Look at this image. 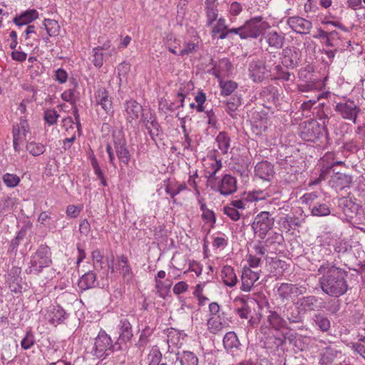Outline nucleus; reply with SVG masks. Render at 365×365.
I'll list each match as a JSON object with an SVG mask.
<instances>
[{"label": "nucleus", "instance_id": "1", "mask_svg": "<svg viewBox=\"0 0 365 365\" xmlns=\"http://www.w3.org/2000/svg\"><path fill=\"white\" fill-rule=\"evenodd\" d=\"M322 275L319 284L322 290L327 295L339 297L348 290L347 272L329 263L323 264L318 269Z\"/></svg>", "mask_w": 365, "mask_h": 365}, {"label": "nucleus", "instance_id": "2", "mask_svg": "<svg viewBox=\"0 0 365 365\" xmlns=\"http://www.w3.org/2000/svg\"><path fill=\"white\" fill-rule=\"evenodd\" d=\"M52 264L51 251L46 245H41L31 256L29 267L26 269L28 274L38 275L44 268Z\"/></svg>", "mask_w": 365, "mask_h": 365}, {"label": "nucleus", "instance_id": "3", "mask_svg": "<svg viewBox=\"0 0 365 365\" xmlns=\"http://www.w3.org/2000/svg\"><path fill=\"white\" fill-rule=\"evenodd\" d=\"M118 341L113 344L110 337L104 331H101L95 338V342L90 352L98 359H106L111 353L121 349Z\"/></svg>", "mask_w": 365, "mask_h": 365}, {"label": "nucleus", "instance_id": "4", "mask_svg": "<svg viewBox=\"0 0 365 365\" xmlns=\"http://www.w3.org/2000/svg\"><path fill=\"white\" fill-rule=\"evenodd\" d=\"M248 76L254 83H262L272 72L271 66L262 58H252L248 64Z\"/></svg>", "mask_w": 365, "mask_h": 365}, {"label": "nucleus", "instance_id": "5", "mask_svg": "<svg viewBox=\"0 0 365 365\" xmlns=\"http://www.w3.org/2000/svg\"><path fill=\"white\" fill-rule=\"evenodd\" d=\"M274 219L269 212H261L255 217L252 223V228L255 235L263 240L268 232L272 229Z\"/></svg>", "mask_w": 365, "mask_h": 365}, {"label": "nucleus", "instance_id": "6", "mask_svg": "<svg viewBox=\"0 0 365 365\" xmlns=\"http://www.w3.org/2000/svg\"><path fill=\"white\" fill-rule=\"evenodd\" d=\"M334 110L341 116L342 118L356 123V118L361 112L359 106L351 99L345 98L344 101L336 104Z\"/></svg>", "mask_w": 365, "mask_h": 365}, {"label": "nucleus", "instance_id": "7", "mask_svg": "<svg viewBox=\"0 0 365 365\" xmlns=\"http://www.w3.org/2000/svg\"><path fill=\"white\" fill-rule=\"evenodd\" d=\"M323 128L314 120L302 123L299 125L300 137L306 141L316 142L322 134Z\"/></svg>", "mask_w": 365, "mask_h": 365}, {"label": "nucleus", "instance_id": "8", "mask_svg": "<svg viewBox=\"0 0 365 365\" xmlns=\"http://www.w3.org/2000/svg\"><path fill=\"white\" fill-rule=\"evenodd\" d=\"M262 16H256L245 21L242 27V39L257 38L264 29Z\"/></svg>", "mask_w": 365, "mask_h": 365}, {"label": "nucleus", "instance_id": "9", "mask_svg": "<svg viewBox=\"0 0 365 365\" xmlns=\"http://www.w3.org/2000/svg\"><path fill=\"white\" fill-rule=\"evenodd\" d=\"M302 53L295 47H287L282 50L281 63L287 69H294L301 63Z\"/></svg>", "mask_w": 365, "mask_h": 365}, {"label": "nucleus", "instance_id": "10", "mask_svg": "<svg viewBox=\"0 0 365 365\" xmlns=\"http://www.w3.org/2000/svg\"><path fill=\"white\" fill-rule=\"evenodd\" d=\"M94 98L97 106H100L106 114L113 115L112 98L106 88H98L94 93Z\"/></svg>", "mask_w": 365, "mask_h": 365}, {"label": "nucleus", "instance_id": "11", "mask_svg": "<svg viewBox=\"0 0 365 365\" xmlns=\"http://www.w3.org/2000/svg\"><path fill=\"white\" fill-rule=\"evenodd\" d=\"M168 359V361H171V364L175 361H179L180 365H198V358L191 351H185L181 354H168V356H165V360Z\"/></svg>", "mask_w": 365, "mask_h": 365}, {"label": "nucleus", "instance_id": "12", "mask_svg": "<svg viewBox=\"0 0 365 365\" xmlns=\"http://www.w3.org/2000/svg\"><path fill=\"white\" fill-rule=\"evenodd\" d=\"M287 25L296 33L307 34L312 28V23L299 16L289 17L287 20Z\"/></svg>", "mask_w": 365, "mask_h": 365}, {"label": "nucleus", "instance_id": "13", "mask_svg": "<svg viewBox=\"0 0 365 365\" xmlns=\"http://www.w3.org/2000/svg\"><path fill=\"white\" fill-rule=\"evenodd\" d=\"M21 268L13 267L8 273L6 282L11 292L21 293L22 292V278L20 276Z\"/></svg>", "mask_w": 365, "mask_h": 365}, {"label": "nucleus", "instance_id": "14", "mask_svg": "<svg viewBox=\"0 0 365 365\" xmlns=\"http://www.w3.org/2000/svg\"><path fill=\"white\" fill-rule=\"evenodd\" d=\"M237 180L229 174L225 175L219 182L217 190L222 195H229L237 190Z\"/></svg>", "mask_w": 365, "mask_h": 365}, {"label": "nucleus", "instance_id": "15", "mask_svg": "<svg viewBox=\"0 0 365 365\" xmlns=\"http://www.w3.org/2000/svg\"><path fill=\"white\" fill-rule=\"evenodd\" d=\"M114 148L120 162L128 165L130 160V155L127 148L125 140L124 138H115Z\"/></svg>", "mask_w": 365, "mask_h": 365}, {"label": "nucleus", "instance_id": "16", "mask_svg": "<svg viewBox=\"0 0 365 365\" xmlns=\"http://www.w3.org/2000/svg\"><path fill=\"white\" fill-rule=\"evenodd\" d=\"M255 175L262 180L269 181L274 175V166L267 161L258 163L255 168Z\"/></svg>", "mask_w": 365, "mask_h": 365}, {"label": "nucleus", "instance_id": "17", "mask_svg": "<svg viewBox=\"0 0 365 365\" xmlns=\"http://www.w3.org/2000/svg\"><path fill=\"white\" fill-rule=\"evenodd\" d=\"M264 39L269 47L277 50L282 48L285 42L284 34L276 31L267 32L264 34Z\"/></svg>", "mask_w": 365, "mask_h": 365}, {"label": "nucleus", "instance_id": "18", "mask_svg": "<svg viewBox=\"0 0 365 365\" xmlns=\"http://www.w3.org/2000/svg\"><path fill=\"white\" fill-rule=\"evenodd\" d=\"M318 299L313 295L302 297L297 301V309L302 313L315 311L317 309Z\"/></svg>", "mask_w": 365, "mask_h": 365}, {"label": "nucleus", "instance_id": "19", "mask_svg": "<svg viewBox=\"0 0 365 365\" xmlns=\"http://www.w3.org/2000/svg\"><path fill=\"white\" fill-rule=\"evenodd\" d=\"M338 205L344 214L347 217L350 218H353L357 214L360 208L358 204L353 202L351 199L347 197H342L339 199Z\"/></svg>", "mask_w": 365, "mask_h": 365}, {"label": "nucleus", "instance_id": "20", "mask_svg": "<svg viewBox=\"0 0 365 365\" xmlns=\"http://www.w3.org/2000/svg\"><path fill=\"white\" fill-rule=\"evenodd\" d=\"M259 277V273L251 270L250 268L244 269L242 279V290L245 292L250 291L254 283L258 280Z\"/></svg>", "mask_w": 365, "mask_h": 365}, {"label": "nucleus", "instance_id": "21", "mask_svg": "<svg viewBox=\"0 0 365 365\" xmlns=\"http://www.w3.org/2000/svg\"><path fill=\"white\" fill-rule=\"evenodd\" d=\"M38 17V13L36 9H29L22 12L20 15H16L13 22L18 26L27 25L36 20Z\"/></svg>", "mask_w": 365, "mask_h": 365}, {"label": "nucleus", "instance_id": "22", "mask_svg": "<svg viewBox=\"0 0 365 365\" xmlns=\"http://www.w3.org/2000/svg\"><path fill=\"white\" fill-rule=\"evenodd\" d=\"M98 285L96 274L93 271H88L82 275L78 286L82 290H87Z\"/></svg>", "mask_w": 365, "mask_h": 365}, {"label": "nucleus", "instance_id": "23", "mask_svg": "<svg viewBox=\"0 0 365 365\" xmlns=\"http://www.w3.org/2000/svg\"><path fill=\"white\" fill-rule=\"evenodd\" d=\"M221 277L223 282L229 287L235 286L237 282V275L231 266L223 267L221 271Z\"/></svg>", "mask_w": 365, "mask_h": 365}, {"label": "nucleus", "instance_id": "24", "mask_svg": "<svg viewBox=\"0 0 365 365\" xmlns=\"http://www.w3.org/2000/svg\"><path fill=\"white\" fill-rule=\"evenodd\" d=\"M313 322L314 326L322 332H327L331 328L329 319L322 313L315 314L313 317Z\"/></svg>", "mask_w": 365, "mask_h": 365}, {"label": "nucleus", "instance_id": "25", "mask_svg": "<svg viewBox=\"0 0 365 365\" xmlns=\"http://www.w3.org/2000/svg\"><path fill=\"white\" fill-rule=\"evenodd\" d=\"M150 120H147L146 129L148 130L152 140H155V137H158L163 131L162 128L158 122L156 118L150 113Z\"/></svg>", "mask_w": 365, "mask_h": 365}, {"label": "nucleus", "instance_id": "26", "mask_svg": "<svg viewBox=\"0 0 365 365\" xmlns=\"http://www.w3.org/2000/svg\"><path fill=\"white\" fill-rule=\"evenodd\" d=\"M207 326L210 333L216 334L226 327V323L222 322L220 316H212L208 319Z\"/></svg>", "mask_w": 365, "mask_h": 365}, {"label": "nucleus", "instance_id": "27", "mask_svg": "<svg viewBox=\"0 0 365 365\" xmlns=\"http://www.w3.org/2000/svg\"><path fill=\"white\" fill-rule=\"evenodd\" d=\"M120 334L118 341L126 342L133 336L132 327L130 323L125 319L120 322Z\"/></svg>", "mask_w": 365, "mask_h": 365}, {"label": "nucleus", "instance_id": "28", "mask_svg": "<svg viewBox=\"0 0 365 365\" xmlns=\"http://www.w3.org/2000/svg\"><path fill=\"white\" fill-rule=\"evenodd\" d=\"M241 105V97L237 95H234L230 98L226 103V111L229 115L233 118H237V114L235 111L238 107Z\"/></svg>", "mask_w": 365, "mask_h": 365}, {"label": "nucleus", "instance_id": "29", "mask_svg": "<svg viewBox=\"0 0 365 365\" xmlns=\"http://www.w3.org/2000/svg\"><path fill=\"white\" fill-rule=\"evenodd\" d=\"M235 302H240V307L235 309L236 313L241 319H248L251 314V309L248 304L247 299L245 298H236Z\"/></svg>", "mask_w": 365, "mask_h": 365}, {"label": "nucleus", "instance_id": "30", "mask_svg": "<svg viewBox=\"0 0 365 365\" xmlns=\"http://www.w3.org/2000/svg\"><path fill=\"white\" fill-rule=\"evenodd\" d=\"M125 110L132 119H136L142 112L143 107L136 101L130 100L125 103Z\"/></svg>", "mask_w": 365, "mask_h": 365}, {"label": "nucleus", "instance_id": "31", "mask_svg": "<svg viewBox=\"0 0 365 365\" xmlns=\"http://www.w3.org/2000/svg\"><path fill=\"white\" fill-rule=\"evenodd\" d=\"M267 317L269 324L275 329H279L287 325L286 321L275 311H269Z\"/></svg>", "mask_w": 365, "mask_h": 365}, {"label": "nucleus", "instance_id": "32", "mask_svg": "<svg viewBox=\"0 0 365 365\" xmlns=\"http://www.w3.org/2000/svg\"><path fill=\"white\" fill-rule=\"evenodd\" d=\"M294 289H298L295 284L282 283L277 288V294L281 299H288L294 293Z\"/></svg>", "mask_w": 365, "mask_h": 365}, {"label": "nucleus", "instance_id": "33", "mask_svg": "<svg viewBox=\"0 0 365 365\" xmlns=\"http://www.w3.org/2000/svg\"><path fill=\"white\" fill-rule=\"evenodd\" d=\"M215 140L222 153L226 154L230 145V138L227 133L224 131L220 132Z\"/></svg>", "mask_w": 365, "mask_h": 365}, {"label": "nucleus", "instance_id": "34", "mask_svg": "<svg viewBox=\"0 0 365 365\" xmlns=\"http://www.w3.org/2000/svg\"><path fill=\"white\" fill-rule=\"evenodd\" d=\"M339 351L331 346L324 349L321 358L322 365H331Z\"/></svg>", "mask_w": 365, "mask_h": 365}, {"label": "nucleus", "instance_id": "35", "mask_svg": "<svg viewBox=\"0 0 365 365\" xmlns=\"http://www.w3.org/2000/svg\"><path fill=\"white\" fill-rule=\"evenodd\" d=\"M239 344L240 341L234 331H229L226 333L223 338V345L226 350L237 348Z\"/></svg>", "mask_w": 365, "mask_h": 365}, {"label": "nucleus", "instance_id": "36", "mask_svg": "<svg viewBox=\"0 0 365 365\" xmlns=\"http://www.w3.org/2000/svg\"><path fill=\"white\" fill-rule=\"evenodd\" d=\"M311 212L312 215L322 217L329 215L331 211L327 204L316 202L312 205Z\"/></svg>", "mask_w": 365, "mask_h": 365}, {"label": "nucleus", "instance_id": "37", "mask_svg": "<svg viewBox=\"0 0 365 365\" xmlns=\"http://www.w3.org/2000/svg\"><path fill=\"white\" fill-rule=\"evenodd\" d=\"M284 314L290 323H299L302 320L301 311L297 308L294 309L292 307H287L286 311H284Z\"/></svg>", "mask_w": 365, "mask_h": 365}, {"label": "nucleus", "instance_id": "38", "mask_svg": "<svg viewBox=\"0 0 365 365\" xmlns=\"http://www.w3.org/2000/svg\"><path fill=\"white\" fill-rule=\"evenodd\" d=\"M43 26L49 36H56L58 35L60 26L56 21L52 19H45Z\"/></svg>", "mask_w": 365, "mask_h": 365}, {"label": "nucleus", "instance_id": "39", "mask_svg": "<svg viewBox=\"0 0 365 365\" xmlns=\"http://www.w3.org/2000/svg\"><path fill=\"white\" fill-rule=\"evenodd\" d=\"M51 314L52 317L51 318V322L55 325L61 324L66 318L65 311L60 307H54Z\"/></svg>", "mask_w": 365, "mask_h": 365}, {"label": "nucleus", "instance_id": "40", "mask_svg": "<svg viewBox=\"0 0 365 365\" xmlns=\"http://www.w3.org/2000/svg\"><path fill=\"white\" fill-rule=\"evenodd\" d=\"M284 242V237L282 234L278 232L270 233L268 237L265 240L264 244L267 247L274 246L275 245H282Z\"/></svg>", "mask_w": 365, "mask_h": 365}, {"label": "nucleus", "instance_id": "41", "mask_svg": "<svg viewBox=\"0 0 365 365\" xmlns=\"http://www.w3.org/2000/svg\"><path fill=\"white\" fill-rule=\"evenodd\" d=\"M26 150L34 156H38L45 152L46 148L45 145L41 143L30 142L26 145Z\"/></svg>", "mask_w": 365, "mask_h": 365}, {"label": "nucleus", "instance_id": "42", "mask_svg": "<svg viewBox=\"0 0 365 365\" xmlns=\"http://www.w3.org/2000/svg\"><path fill=\"white\" fill-rule=\"evenodd\" d=\"M334 181L338 183L341 188L349 187L352 182L351 177L344 173H336L334 177Z\"/></svg>", "mask_w": 365, "mask_h": 365}, {"label": "nucleus", "instance_id": "43", "mask_svg": "<svg viewBox=\"0 0 365 365\" xmlns=\"http://www.w3.org/2000/svg\"><path fill=\"white\" fill-rule=\"evenodd\" d=\"M205 9L207 17L206 25L210 26L217 19L218 9L217 7H205Z\"/></svg>", "mask_w": 365, "mask_h": 365}, {"label": "nucleus", "instance_id": "44", "mask_svg": "<svg viewBox=\"0 0 365 365\" xmlns=\"http://www.w3.org/2000/svg\"><path fill=\"white\" fill-rule=\"evenodd\" d=\"M3 181L7 187H14L19 185L20 178L16 175L6 173L3 175Z\"/></svg>", "mask_w": 365, "mask_h": 365}, {"label": "nucleus", "instance_id": "45", "mask_svg": "<svg viewBox=\"0 0 365 365\" xmlns=\"http://www.w3.org/2000/svg\"><path fill=\"white\" fill-rule=\"evenodd\" d=\"M35 344V338L31 331H29L26 333L25 336L21 341V346L22 349L27 350L31 348Z\"/></svg>", "mask_w": 365, "mask_h": 365}, {"label": "nucleus", "instance_id": "46", "mask_svg": "<svg viewBox=\"0 0 365 365\" xmlns=\"http://www.w3.org/2000/svg\"><path fill=\"white\" fill-rule=\"evenodd\" d=\"M221 94L223 96L230 95L237 87V83L228 81L220 83Z\"/></svg>", "mask_w": 365, "mask_h": 365}, {"label": "nucleus", "instance_id": "47", "mask_svg": "<svg viewBox=\"0 0 365 365\" xmlns=\"http://www.w3.org/2000/svg\"><path fill=\"white\" fill-rule=\"evenodd\" d=\"M26 230L21 228L17 233L16 237L11 242L9 251L13 252L16 250L18 246L20 244V241L23 240L26 235Z\"/></svg>", "mask_w": 365, "mask_h": 365}, {"label": "nucleus", "instance_id": "48", "mask_svg": "<svg viewBox=\"0 0 365 365\" xmlns=\"http://www.w3.org/2000/svg\"><path fill=\"white\" fill-rule=\"evenodd\" d=\"M58 117L59 115L54 109L46 110L43 115L45 121L50 125L56 124Z\"/></svg>", "mask_w": 365, "mask_h": 365}, {"label": "nucleus", "instance_id": "49", "mask_svg": "<svg viewBox=\"0 0 365 365\" xmlns=\"http://www.w3.org/2000/svg\"><path fill=\"white\" fill-rule=\"evenodd\" d=\"M352 349L365 359V336H361L357 342L353 344Z\"/></svg>", "mask_w": 365, "mask_h": 365}, {"label": "nucleus", "instance_id": "50", "mask_svg": "<svg viewBox=\"0 0 365 365\" xmlns=\"http://www.w3.org/2000/svg\"><path fill=\"white\" fill-rule=\"evenodd\" d=\"M149 364L148 365H160L162 359V354L157 349L151 350L148 354Z\"/></svg>", "mask_w": 365, "mask_h": 365}, {"label": "nucleus", "instance_id": "51", "mask_svg": "<svg viewBox=\"0 0 365 365\" xmlns=\"http://www.w3.org/2000/svg\"><path fill=\"white\" fill-rule=\"evenodd\" d=\"M14 205V200L7 197L0 200V215L4 212L9 211Z\"/></svg>", "mask_w": 365, "mask_h": 365}, {"label": "nucleus", "instance_id": "52", "mask_svg": "<svg viewBox=\"0 0 365 365\" xmlns=\"http://www.w3.org/2000/svg\"><path fill=\"white\" fill-rule=\"evenodd\" d=\"M103 255L99 250H95L92 252V259L94 262V267L96 269L103 267Z\"/></svg>", "mask_w": 365, "mask_h": 365}, {"label": "nucleus", "instance_id": "53", "mask_svg": "<svg viewBox=\"0 0 365 365\" xmlns=\"http://www.w3.org/2000/svg\"><path fill=\"white\" fill-rule=\"evenodd\" d=\"M101 48L100 47H96L93 48V63L94 66L97 68H101L103 64V53L101 52Z\"/></svg>", "mask_w": 365, "mask_h": 365}, {"label": "nucleus", "instance_id": "54", "mask_svg": "<svg viewBox=\"0 0 365 365\" xmlns=\"http://www.w3.org/2000/svg\"><path fill=\"white\" fill-rule=\"evenodd\" d=\"M184 46L185 48L180 51V53L178 54L179 56H183L185 55L195 53L197 51L198 48V44L193 42H185Z\"/></svg>", "mask_w": 365, "mask_h": 365}, {"label": "nucleus", "instance_id": "55", "mask_svg": "<svg viewBox=\"0 0 365 365\" xmlns=\"http://www.w3.org/2000/svg\"><path fill=\"white\" fill-rule=\"evenodd\" d=\"M226 29H227V26L225 24V19L220 18L219 19H217L216 25L212 28V36H215L217 34H219Z\"/></svg>", "mask_w": 365, "mask_h": 365}, {"label": "nucleus", "instance_id": "56", "mask_svg": "<svg viewBox=\"0 0 365 365\" xmlns=\"http://www.w3.org/2000/svg\"><path fill=\"white\" fill-rule=\"evenodd\" d=\"M224 213L233 221H237L240 218V214L239 211L232 207H225Z\"/></svg>", "mask_w": 365, "mask_h": 365}, {"label": "nucleus", "instance_id": "57", "mask_svg": "<svg viewBox=\"0 0 365 365\" xmlns=\"http://www.w3.org/2000/svg\"><path fill=\"white\" fill-rule=\"evenodd\" d=\"M187 189V186L185 184L178 185L176 189H172L169 186H168L165 189V192L170 195V197L173 199V202H175V196L178 195L181 191Z\"/></svg>", "mask_w": 365, "mask_h": 365}, {"label": "nucleus", "instance_id": "58", "mask_svg": "<svg viewBox=\"0 0 365 365\" xmlns=\"http://www.w3.org/2000/svg\"><path fill=\"white\" fill-rule=\"evenodd\" d=\"M81 210L80 207L70 205L66 208V215L71 218H76L80 214Z\"/></svg>", "mask_w": 365, "mask_h": 365}, {"label": "nucleus", "instance_id": "59", "mask_svg": "<svg viewBox=\"0 0 365 365\" xmlns=\"http://www.w3.org/2000/svg\"><path fill=\"white\" fill-rule=\"evenodd\" d=\"M130 64L128 62H122L118 66V73L119 76H125L130 71Z\"/></svg>", "mask_w": 365, "mask_h": 365}, {"label": "nucleus", "instance_id": "60", "mask_svg": "<svg viewBox=\"0 0 365 365\" xmlns=\"http://www.w3.org/2000/svg\"><path fill=\"white\" fill-rule=\"evenodd\" d=\"M265 244L263 245L262 241H258L253 246V250H255V255L263 256L265 255L267 252Z\"/></svg>", "mask_w": 365, "mask_h": 365}, {"label": "nucleus", "instance_id": "61", "mask_svg": "<svg viewBox=\"0 0 365 365\" xmlns=\"http://www.w3.org/2000/svg\"><path fill=\"white\" fill-rule=\"evenodd\" d=\"M187 289L188 285L186 284V282L181 281L175 284V285L173 287V292L175 294H180L186 292Z\"/></svg>", "mask_w": 365, "mask_h": 365}, {"label": "nucleus", "instance_id": "62", "mask_svg": "<svg viewBox=\"0 0 365 365\" xmlns=\"http://www.w3.org/2000/svg\"><path fill=\"white\" fill-rule=\"evenodd\" d=\"M267 193L262 190H254L250 193L251 200L258 201L266 198Z\"/></svg>", "mask_w": 365, "mask_h": 365}, {"label": "nucleus", "instance_id": "63", "mask_svg": "<svg viewBox=\"0 0 365 365\" xmlns=\"http://www.w3.org/2000/svg\"><path fill=\"white\" fill-rule=\"evenodd\" d=\"M56 80L61 83H63L67 81L68 75L67 73L61 68H58L56 71Z\"/></svg>", "mask_w": 365, "mask_h": 365}, {"label": "nucleus", "instance_id": "64", "mask_svg": "<svg viewBox=\"0 0 365 365\" xmlns=\"http://www.w3.org/2000/svg\"><path fill=\"white\" fill-rule=\"evenodd\" d=\"M341 304L339 300L334 301L329 304L327 310L331 314H334L340 309Z\"/></svg>", "mask_w": 365, "mask_h": 365}]
</instances>
